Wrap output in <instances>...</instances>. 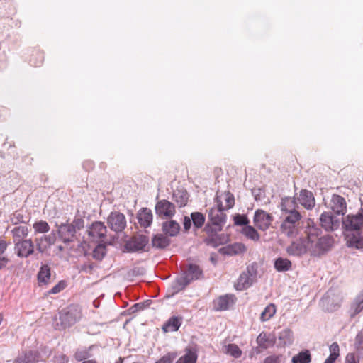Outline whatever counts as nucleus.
Wrapping results in <instances>:
<instances>
[{"mask_svg": "<svg viewBox=\"0 0 363 363\" xmlns=\"http://www.w3.org/2000/svg\"><path fill=\"white\" fill-rule=\"evenodd\" d=\"M291 267V262L287 258L279 257L274 261V268L277 272H286Z\"/></svg>", "mask_w": 363, "mask_h": 363, "instance_id": "nucleus-37", "label": "nucleus"}, {"mask_svg": "<svg viewBox=\"0 0 363 363\" xmlns=\"http://www.w3.org/2000/svg\"><path fill=\"white\" fill-rule=\"evenodd\" d=\"M66 286L65 281H59L55 286H53L49 291L50 294H56L63 290Z\"/></svg>", "mask_w": 363, "mask_h": 363, "instance_id": "nucleus-49", "label": "nucleus"}, {"mask_svg": "<svg viewBox=\"0 0 363 363\" xmlns=\"http://www.w3.org/2000/svg\"><path fill=\"white\" fill-rule=\"evenodd\" d=\"M236 298L233 294H225L220 296L213 302V309L216 311L228 310L235 303Z\"/></svg>", "mask_w": 363, "mask_h": 363, "instance_id": "nucleus-17", "label": "nucleus"}, {"mask_svg": "<svg viewBox=\"0 0 363 363\" xmlns=\"http://www.w3.org/2000/svg\"><path fill=\"white\" fill-rule=\"evenodd\" d=\"M190 284L194 280L200 279L203 275V271L199 266L195 264H189L186 269L182 274Z\"/></svg>", "mask_w": 363, "mask_h": 363, "instance_id": "nucleus-20", "label": "nucleus"}, {"mask_svg": "<svg viewBox=\"0 0 363 363\" xmlns=\"http://www.w3.org/2000/svg\"><path fill=\"white\" fill-rule=\"evenodd\" d=\"M151 242L153 247L164 250L170 245L171 240L164 233H157L152 236Z\"/></svg>", "mask_w": 363, "mask_h": 363, "instance_id": "nucleus-22", "label": "nucleus"}, {"mask_svg": "<svg viewBox=\"0 0 363 363\" xmlns=\"http://www.w3.org/2000/svg\"><path fill=\"white\" fill-rule=\"evenodd\" d=\"M91 241H102L106 238L107 228L103 222L95 221L86 230Z\"/></svg>", "mask_w": 363, "mask_h": 363, "instance_id": "nucleus-12", "label": "nucleus"}, {"mask_svg": "<svg viewBox=\"0 0 363 363\" xmlns=\"http://www.w3.org/2000/svg\"><path fill=\"white\" fill-rule=\"evenodd\" d=\"M30 218L27 216H24L23 214L19 211H16L11 218V223L16 225L19 223H27Z\"/></svg>", "mask_w": 363, "mask_h": 363, "instance_id": "nucleus-41", "label": "nucleus"}, {"mask_svg": "<svg viewBox=\"0 0 363 363\" xmlns=\"http://www.w3.org/2000/svg\"><path fill=\"white\" fill-rule=\"evenodd\" d=\"M62 359L63 363H67L68 362V359L65 355L62 356Z\"/></svg>", "mask_w": 363, "mask_h": 363, "instance_id": "nucleus-61", "label": "nucleus"}, {"mask_svg": "<svg viewBox=\"0 0 363 363\" xmlns=\"http://www.w3.org/2000/svg\"><path fill=\"white\" fill-rule=\"evenodd\" d=\"M227 353L235 358H239L242 355V351L235 344H229L227 347Z\"/></svg>", "mask_w": 363, "mask_h": 363, "instance_id": "nucleus-44", "label": "nucleus"}, {"mask_svg": "<svg viewBox=\"0 0 363 363\" xmlns=\"http://www.w3.org/2000/svg\"><path fill=\"white\" fill-rule=\"evenodd\" d=\"M217 205L210 208L208 211V221L204 227V231L207 237L204 239V242L207 245L216 247L223 243L221 236L218 235L226 223L227 216L224 213L225 208L222 202L216 197Z\"/></svg>", "mask_w": 363, "mask_h": 363, "instance_id": "nucleus-1", "label": "nucleus"}, {"mask_svg": "<svg viewBox=\"0 0 363 363\" xmlns=\"http://www.w3.org/2000/svg\"><path fill=\"white\" fill-rule=\"evenodd\" d=\"M59 239L65 244H69L77 240V235L79 231L84 228V219L80 216H74L71 223H62L56 225Z\"/></svg>", "mask_w": 363, "mask_h": 363, "instance_id": "nucleus-5", "label": "nucleus"}, {"mask_svg": "<svg viewBox=\"0 0 363 363\" xmlns=\"http://www.w3.org/2000/svg\"><path fill=\"white\" fill-rule=\"evenodd\" d=\"M50 268L48 264L43 265L38 273V280L40 284L47 285L50 279Z\"/></svg>", "mask_w": 363, "mask_h": 363, "instance_id": "nucleus-33", "label": "nucleus"}, {"mask_svg": "<svg viewBox=\"0 0 363 363\" xmlns=\"http://www.w3.org/2000/svg\"><path fill=\"white\" fill-rule=\"evenodd\" d=\"M346 363H359V359H357L354 353H349L345 358Z\"/></svg>", "mask_w": 363, "mask_h": 363, "instance_id": "nucleus-54", "label": "nucleus"}, {"mask_svg": "<svg viewBox=\"0 0 363 363\" xmlns=\"http://www.w3.org/2000/svg\"><path fill=\"white\" fill-rule=\"evenodd\" d=\"M33 229L35 233H45L49 232L50 227L49 224L45 220H39L34 223Z\"/></svg>", "mask_w": 363, "mask_h": 363, "instance_id": "nucleus-40", "label": "nucleus"}, {"mask_svg": "<svg viewBox=\"0 0 363 363\" xmlns=\"http://www.w3.org/2000/svg\"><path fill=\"white\" fill-rule=\"evenodd\" d=\"M150 242L149 238L143 234H137L128 239L123 246V252L134 253L146 251Z\"/></svg>", "mask_w": 363, "mask_h": 363, "instance_id": "nucleus-8", "label": "nucleus"}, {"mask_svg": "<svg viewBox=\"0 0 363 363\" xmlns=\"http://www.w3.org/2000/svg\"><path fill=\"white\" fill-rule=\"evenodd\" d=\"M273 217L264 210L258 209L255 212L253 222L255 225L262 231H266L271 225Z\"/></svg>", "mask_w": 363, "mask_h": 363, "instance_id": "nucleus-13", "label": "nucleus"}, {"mask_svg": "<svg viewBox=\"0 0 363 363\" xmlns=\"http://www.w3.org/2000/svg\"><path fill=\"white\" fill-rule=\"evenodd\" d=\"M257 274V264L252 263L248 265L246 270L242 272L239 276L237 282L235 284V288L238 291H243L250 288Z\"/></svg>", "mask_w": 363, "mask_h": 363, "instance_id": "nucleus-7", "label": "nucleus"}, {"mask_svg": "<svg viewBox=\"0 0 363 363\" xmlns=\"http://www.w3.org/2000/svg\"><path fill=\"white\" fill-rule=\"evenodd\" d=\"M82 318L80 307L77 305H70L60 312V321L62 328H69L74 325Z\"/></svg>", "mask_w": 363, "mask_h": 363, "instance_id": "nucleus-6", "label": "nucleus"}, {"mask_svg": "<svg viewBox=\"0 0 363 363\" xmlns=\"http://www.w3.org/2000/svg\"><path fill=\"white\" fill-rule=\"evenodd\" d=\"M257 343L260 347L267 349L275 345L276 336L274 334H267L262 332L257 336Z\"/></svg>", "mask_w": 363, "mask_h": 363, "instance_id": "nucleus-23", "label": "nucleus"}, {"mask_svg": "<svg viewBox=\"0 0 363 363\" xmlns=\"http://www.w3.org/2000/svg\"><path fill=\"white\" fill-rule=\"evenodd\" d=\"M96 267V264L94 262H86L80 266L79 271L81 272L91 274Z\"/></svg>", "mask_w": 363, "mask_h": 363, "instance_id": "nucleus-45", "label": "nucleus"}, {"mask_svg": "<svg viewBox=\"0 0 363 363\" xmlns=\"http://www.w3.org/2000/svg\"><path fill=\"white\" fill-rule=\"evenodd\" d=\"M246 250L245 246L242 243L235 242L226 246L222 249L223 253L227 255H235Z\"/></svg>", "mask_w": 363, "mask_h": 363, "instance_id": "nucleus-31", "label": "nucleus"}, {"mask_svg": "<svg viewBox=\"0 0 363 363\" xmlns=\"http://www.w3.org/2000/svg\"><path fill=\"white\" fill-rule=\"evenodd\" d=\"M330 207L335 214L337 216L341 215L343 217L347 213V204L344 197L338 194H333Z\"/></svg>", "mask_w": 363, "mask_h": 363, "instance_id": "nucleus-18", "label": "nucleus"}, {"mask_svg": "<svg viewBox=\"0 0 363 363\" xmlns=\"http://www.w3.org/2000/svg\"><path fill=\"white\" fill-rule=\"evenodd\" d=\"M145 308L144 303H138L133 305L128 309V313L129 315L137 313L138 311H142Z\"/></svg>", "mask_w": 363, "mask_h": 363, "instance_id": "nucleus-51", "label": "nucleus"}, {"mask_svg": "<svg viewBox=\"0 0 363 363\" xmlns=\"http://www.w3.org/2000/svg\"><path fill=\"white\" fill-rule=\"evenodd\" d=\"M13 363H33L30 360L29 357L27 354H25L23 357H19L13 361Z\"/></svg>", "mask_w": 363, "mask_h": 363, "instance_id": "nucleus-55", "label": "nucleus"}, {"mask_svg": "<svg viewBox=\"0 0 363 363\" xmlns=\"http://www.w3.org/2000/svg\"><path fill=\"white\" fill-rule=\"evenodd\" d=\"M182 325V318L172 316L162 326L164 333L175 332L179 330Z\"/></svg>", "mask_w": 363, "mask_h": 363, "instance_id": "nucleus-29", "label": "nucleus"}, {"mask_svg": "<svg viewBox=\"0 0 363 363\" xmlns=\"http://www.w3.org/2000/svg\"><path fill=\"white\" fill-rule=\"evenodd\" d=\"M13 242L23 240L29 233L28 228L25 225H16L11 231Z\"/></svg>", "mask_w": 363, "mask_h": 363, "instance_id": "nucleus-27", "label": "nucleus"}, {"mask_svg": "<svg viewBox=\"0 0 363 363\" xmlns=\"http://www.w3.org/2000/svg\"><path fill=\"white\" fill-rule=\"evenodd\" d=\"M337 358V357L330 354L329 357L325 360L324 363H334Z\"/></svg>", "mask_w": 363, "mask_h": 363, "instance_id": "nucleus-58", "label": "nucleus"}, {"mask_svg": "<svg viewBox=\"0 0 363 363\" xmlns=\"http://www.w3.org/2000/svg\"><path fill=\"white\" fill-rule=\"evenodd\" d=\"M82 363H97V362L95 359H89L83 361Z\"/></svg>", "mask_w": 363, "mask_h": 363, "instance_id": "nucleus-60", "label": "nucleus"}, {"mask_svg": "<svg viewBox=\"0 0 363 363\" xmlns=\"http://www.w3.org/2000/svg\"><path fill=\"white\" fill-rule=\"evenodd\" d=\"M89 165L90 166L91 168H92V164L91 162H89Z\"/></svg>", "mask_w": 363, "mask_h": 363, "instance_id": "nucleus-64", "label": "nucleus"}, {"mask_svg": "<svg viewBox=\"0 0 363 363\" xmlns=\"http://www.w3.org/2000/svg\"><path fill=\"white\" fill-rule=\"evenodd\" d=\"M162 229L166 235L174 237L179 233L180 225L176 220H167L163 222Z\"/></svg>", "mask_w": 363, "mask_h": 363, "instance_id": "nucleus-25", "label": "nucleus"}, {"mask_svg": "<svg viewBox=\"0 0 363 363\" xmlns=\"http://www.w3.org/2000/svg\"><path fill=\"white\" fill-rule=\"evenodd\" d=\"M305 233L307 235L308 254L311 257H320L332 249L334 243L333 238L329 235L319 237L322 230L313 223L311 225L309 222L308 223Z\"/></svg>", "mask_w": 363, "mask_h": 363, "instance_id": "nucleus-3", "label": "nucleus"}, {"mask_svg": "<svg viewBox=\"0 0 363 363\" xmlns=\"http://www.w3.org/2000/svg\"><path fill=\"white\" fill-rule=\"evenodd\" d=\"M34 251L35 241L31 239H25L14 243L15 254L20 258H28L34 253Z\"/></svg>", "mask_w": 363, "mask_h": 363, "instance_id": "nucleus-11", "label": "nucleus"}, {"mask_svg": "<svg viewBox=\"0 0 363 363\" xmlns=\"http://www.w3.org/2000/svg\"><path fill=\"white\" fill-rule=\"evenodd\" d=\"M177 357V352H168L163 357H162L158 361H157L155 363H172L173 361L176 359Z\"/></svg>", "mask_w": 363, "mask_h": 363, "instance_id": "nucleus-46", "label": "nucleus"}, {"mask_svg": "<svg viewBox=\"0 0 363 363\" xmlns=\"http://www.w3.org/2000/svg\"><path fill=\"white\" fill-rule=\"evenodd\" d=\"M282 359V354H272L267 357L264 360V363H281Z\"/></svg>", "mask_w": 363, "mask_h": 363, "instance_id": "nucleus-48", "label": "nucleus"}, {"mask_svg": "<svg viewBox=\"0 0 363 363\" xmlns=\"http://www.w3.org/2000/svg\"><path fill=\"white\" fill-rule=\"evenodd\" d=\"M56 241V233L53 230L49 235H44L35 239L36 250L40 253L46 252Z\"/></svg>", "mask_w": 363, "mask_h": 363, "instance_id": "nucleus-16", "label": "nucleus"}, {"mask_svg": "<svg viewBox=\"0 0 363 363\" xmlns=\"http://www.w3.org/2000/svg\"><path fill=\"white\" fill-rule=\"evenodd\" d=\"M319 220L321 227L326 232L335 231L342 224L340 218L330 211H324L321 213Z\"/></svg>", "mask_w": 363, "mask_h": 363, "instance_id": "nucleus-9", "label": "nucleus"}, {"mask_svg": "<svg viewBox=\"0 0 363 363\" xmlns=\"http://www.w3.org/2000/svg\"><path fill=\"white\" fill-rule=\"evenodd\" d=\"M123 358L122 357H120L116 362V363H123Z\"/></svg>", "mask_w": 363, "mask_h": 363, "instance_id": "nucleus-62", "label": "nucleus"}, {"mask_svg": "<svg viewBox=\"0 0 363 363\" xmlns=\"http://www.w3.org/2000/svg\"><path fill=\"white\" fill-rule=\"evenodd\" d=\"M192 220L194 230L201 228L206 221L205 216L201 212H193L190 214Z\"/></svg>", "mask_w": 363, "mask_h": 363, "instance_id": "nucleus-34", "label": "nucleus"}, {"mask_svg": "<svg viewBox=\"0 0 363 363\" xmlns=\"http://www.w3.org/2000/svg\"><path fill=\"white\" fill-rule=\"evenodd\" d=\"M155 210L158 216L166 218H172L176 213L174 204L166 199L157 201Z\"/></svg>", "mask_w": 363, "mask_h": 363, "instance_id": "nucleus-15", "label": "nucleus"}, {"mask_svg": "<svg viewBox=\"0 0 363 363\" xmlns=\"http://www.w3.org/2000/svg\"><path fill=\"white\" fill-rule=\"evenodd\" d=\"M189 197V193L184 189H177L173 193V199L179 208L186 206Z\"/></svg>", "mask_w": 363, "mask_h": 363, "instance_id": "nucleus-30", "label": "nucleus"}, {"mask_svg": "<svg viewBox=\"0 0 363 363\" xmlns=\"http://www.w3.org/2000/svg\"><path fill=\"white\" fill-rule=\"evenodd\" d=\"M281 206V211L285 212L281 230L287 237H294L296 233V223L301 218L300 213L294 209L295 200L291 198L283 199Z\"/></svg>", "mask_w": 363, "mask_h": 363, "instance_id": "nucleus-4", "label": "nucleus"}, {"mask_svg": "<svg viewBox=\"0 0 363 363\" xmlns=\"http://www.w3.org/2000/svg\"><path fill=\"white\" fill-rule=\"evenodd\" d=\"M106 254L104 244L99 243L92 252V257L97 261H101Z\"/></svg>", "mask_w": 363, "mask_h": 363, "instance_id": "nucleus-39", "label": "nucleus"}, {"mask_svg": "<svg viewBox=\"0 0 363 363\" xmlns=\"http://www.w3.org/2000/svg\"><path fill=\"white\" fill-rule=\"evenodd\" d=\"M9 259L6 257H0V270L8 264Z\"/></svg>", "mask_w": 363, "mask_h": 363, "instance_id": "nucleus-57", "label": "nucleus"}, {"mask_svg": "<svg viewBox=\"0 0 363 363\" xmlns=\"http://www.w3.org/2000/svg\"><path fill=\"white\" fill-rule=\"evenodd\" d=\"M311 355L308 350H304L294 355L291 359V363H310Z\"/></svg>", "mask_w": 363, "mask_h": 363, "instance_id": "nucleus-35", "label": "nucleus"}, {"mask_svg": "<svg viewBox=\"0 0 363 363\" xmlns=\"http://www.w3.org/2000/svg\"><path fill=\"white\" fill-rule=\"evenodd\" d=\"M241 233L242 235H244L246 238L248 239L253 240V241H259L260 239V235L257 230L251 225H247L245 227H243Z\"/></svg>", "mask_w": 363, "mask_h": 363, "instance_id": "nucleus-36", "label": "nucleus"}, {"mask_svg": "<svg viewBox=\"0 0 363 363\" xmlns=\"http://www.w3.org/2000/svg\"><path fill=\"white\" fill-rule=\"evenodd\" d=\"M184 355L181 357L176 363H196L198 354L196 350L193 348H186Z\"/></svg>", "mask_w": 363, "mask_h": 363, "instance_id": "nucleus-32", "label": "nucleus"}, {"mask_svg": "<svg viewBox=\"0 0 363 363\" xmlns=\"http://www.w3.org/2000/svg\"><path fill=\"white\" fill-rule=\"evenodd\" d=\"M363 311V289L354 298L350 306V316L354 317Z\"/></svg>", "mask_w": 363, "mask_h": 363, "instance_id": "nucleus-28", "label": "nucleus"}, {"mask_svg": "<svg viewBox=\"0 0 363 363\" xmlns=\"http://www.w3.org/2000/svg\"><path fill=\"white\" fill-rule=\"evenodd\" d=\"M234 224L238 226H247L250 223L247 216L245 214H236L234 216Z\"/></svg>", "mask_w": 363, "mask_h": 363, "instance_id": "nucleus-42", "label": "nucleus"}, {"mask_svg": "<svg viewBox=\"0 0 363 363\" xmlns=\"http://www.w3.org/2000/svg\"><path fill=\"white\" fill-rule=\"evenodd\" d=\"M276 313V307L273 303H270L265 307L264 311L262 312L260 315V320L262 322L269 320Z\"/></svg>", "mask_w": 363, "mask_h": 363, "instance_id": "nucleus-38", "label": "nucleus"}, {"mask_svg": "<svg viewBox=\"0 0 363 363\" xmlns=\"http://www.w3.org/2000/svg\"><path fill=\"white\" fill-rule=\"evenodd\" d=\"M152 211L147 208H141L137 213V219L141 227L148 228L152 223Z\"/></svg>", "mask_w": 363, "mask_h": 363, "instance_id": "nucleus-21", "label": "nucleus"}, {"mask_svg": "<svg viewBox=\"0 0 363 363\" xmlns=\"http://www.w3.org/2000/svg\"><path fill=\"white\" fill-rule=\"evenodd\" d=\"M107 224L111 230L116 233L122 232L126 227L125 216L118 211H113L107 218Z\"/></svg>", "mask_w": 363, "mask_h": 363, "instance_id": "nucleus-10", "label": "nucleus"}, {"mask_svg": "<svg viewBox=\"0 0 363 363\" xmlns=\"http://www.w3.org/2000/svg\"><path fill=\"white\" fill-rule=\"evenodd\" d=\"M296 201V199H294ZM296 200L307 210H311L315 205V200L313 193L307 189H301Z\"/></svg>", "mask_w": 363, "mask_h": 363, "instance_id": "nucleus-19", "label": "nucleus"}, {"mask_svg": "<svg viewBox=\"0 0 363 363\" xmlns=\"http://www.w3.org/2000/svg\"><path fill=\"white\" fill-rule=\"evenodd\" d=\"M183 225L185 232H188L190 230L191 225H193L191 217L187 216L184 217Z\"/></svg>", "mask_w": 363, "mask_h": 363, "instance_id": "nucleus-52", "label": "nucleus"}, {"mask_svg": "<svg viewBox=\"0 0 363 363\" xmlns=\"http://www.w3.org/2000/svg\"><path fill=\"white\" fill-rule=\"evenodd\" d=\"M39 57H40V60L39 62H34L33 59L30 60V62L35 66V67H38L40 66L42 63H43V56L42 55H39Z\"/></svg>", "mask_w": 363, "mask_h": 363, "instance_id": "nucleus-59", "label": "nucleus"}, {"mask_svg": "<svg viewBox=\"0 0 363 363\" xmlns=\"http://www.w3.org/2000/svg\"><path fill=\"white\" fill-rule=\"evenodd\" d=\"M287 253L291 256L302 257L308 253L307 237L293 241L287 247Z\"/></svg>", "mask_w": 363, "mask_h": 363, "instance_id": "nucleus-14", "label": "nucleus"}, {"mask_svg": "<svg viewBox=\"0 0 363 363\" xmlns=\"http://www.w3.org/2000/svg\"><path fill=\"white\" fill-rule=\"evenodd\" d=\"M89 356V352L86 350H77L74 353V358L77 361H85Z\"/></svg>", "mask_w": 363, "mask_h": 363, "instance_id": "nucleus-50", "label": "nucleus"}, {"mask_svg": "<svg viewBox=\"0 0 363 363\" xmlns=\"http://www.w3.org/2000/svg\"><path fill=\"white\" fill-rule=\"evenodd\" d=\"M331 294V291H328L326 294V297H329L330 296V294Z\"/></svg>", "mask_w": 363, "mask_h": 363, "instance_id": "nucleus-63", "label": "nucleus"}, {"mask_svg": "<svg viewBox=\"0 0 363 363\" xmlns=\"http://www.w3.org/2000/svg\"><path fill=\"white\" fill-rule=\"evenodd\" d=\"M224 199L226 203V206L225 208V209H230L233 208V206L235 204V198L233 194H231L230 191H225L224 193Z\"/></svg>", "mask_w": 363, "mask_h": 363, "instance_id": "nucleus-47", "label": "nucleus"}, {"mask_svg": "<svg viewBox=\"0 0 363 363\" xmlns=\"http://www.w3.org/2000/svg\"><path fill=\"white\" fill-rule=\"evenodd\" d=\"M341 223L347 247L363 249V208L342 217Z\"/></svg>", "mask_w": 363, "mask_h": 363, "instance_id": "nucleus-2", "label": "nucleus"}, {"mask_svg": "<svg viewBox=\"0 0 363 363\" xmlns=\"http://www.w3.org/2000/svg\"><path fill=\"white\" fill-rule=\"evenodd\" d=\"M189 284V283L188 282V281L182 274L180 277H177L174 281L172 282L170 287L168 290L169 296H173L176 294L184 289L185 287Z\"/></svg>", "mask_w": 363, "mask_h": 363, "instance_id": "nucleus-24", "label": "nucleus"}, {"mask_svg": "<svg viewBox=\"0 0 363 363\" xmlns=\"http://www.w3.org/2000/svg\"><path fill=\"white\" fill-rule=\"evenodd\" d=\"M9 243L4 240L0 239V257H4L3 255L7 249Z\"/></svg>", "mask_w": 363, "mask_h": 363, "instance_id": "nucleus-56", "label": "nucleus"}, {"mask_svg": "<svg viewBox=\"0 0 363 363\" xmlns=\"http://www.w3.org/2000/svg\"><path fill=\"white\" fill-rule=\"evenodd\" d=\"M339 352H340L339 345L337 342H333L330 346V354L338 357L339 355H340Z\"/></svg>", "mask_w": 363, "mask_h": 363, "instance_id": "nucleus-53", "label": "nucleus"}, {"mask_svg": "<svg viewBox=\"0 0 363 363\" xmlns=\"http://www.w3.org/2000/svg\"><path fill=\"white\" fill-rule=\"evenodd\" d=\"M354 347L358 352H362L363 351V328L357 334L355 337Z\"/></svg>", "mask_w": 363, "mask_h": 363, "instance_id": "nucleus-43", "label": "nucleus"}, {"mask_svg": "<svg viewBox=\"0 0 363 363\" xmlns=\"http://www.w3.org/2000/svg\"><path fill=\"white\" fill-rule=\"evenodd\" d=\"M279 343L278 347H284L286 345H290L294 342L293 332L289 328H284L278 335Z\"/></svg>", "mask_w": 363, "mask_h": 363, "instance_id": "nucleus-26", "label": "nucleus"}]
</instances>
